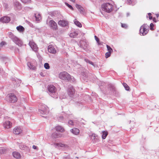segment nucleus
Returning <instances> with one entry per match:
<instances>
[{"instance_id": "9", "label": "nucleus", "mask_w": 159, "mask_h": 159, "mask_svg": "<svg viewBox=\"0 0 159 159\" xmlns=\"http://www.w3.org/2000/svg\"><path fill=\"white\" fill-rule=\"evenodd\" d=\"M13 132L16 134H19L22 133V130L19 127H16L13 129Z\"/></svg>"}, {"instance_id": "29", "label": "nucleus", "mask_w": 159, "mask_h": 159, "mask_svg": "<svg viewBox=\"0 0 159 159\" xmlns=\"http://www.w3.org/2000/svg\"><path fill=\"white\" fill-rule=\"evenodd\" d=\"M111 53L108 52H107L105 54V57L107 58L111 56Z\"/></svg>"}, {"instance_id": "21", "label": "nucleus", "mask_w": 159, "mask_h": 159, "mask_svg": "<svg viewBox=\"0 0 159 159\" xmlns=\"http://www.w3.org/2000/svg\"><path fill=\"white\" fill-rule=\"evenodd\" d=\"M68 94L71 96L74 93L75 89L73 87H71L68 89Z\"/></svg>"}, {"instance_id": "44", "label": "nucleus", "mask_w": 159, "mask_h": 159, "mask_svg": "<svg viewBox=\"0 0 159 159\" xmlns=\"http://www.w3.org/2000/svg\"><path fill=\"white\" fill-rule=\"evenodd\" d=\"M70 158V155H68L66 157H63V158L64 159H66V158Z\"/></svg>"}, {"instance_id": "22", "label": "nucleus", "mask_w": 159, "mask_h": 159, "mask_svg": "<svg viewBox=\"0 0 159 159\" xmlns=\"http://www.w3.org/2000/svg\"><path fill=\"white\" fill-rule=\"evenodd\" d=\"M76 7L79 10L80 13H82L83 12V8L80 5L78 4L76 5Z\"/></svg>"}, {"instance_id": "33", "label": "nucleus", "mask_w": 159, "mask_h": 159, "mask_svg": "<svg viewBox=\"0 0 159 159\" xmlns=\"http://www.w3.org/2000/svg\"><path fill=\"white\" fill-rule=\"evenodd\" d=\"M65 4L69 8H70V9H71L72 10H73V7H72L70 5V4H69L68 3H67V2H65Z\"/></svg>"}, {"instance_id": "43", "label": "nucleus", "mask_w": 159, "mask_h": 159, "mask_svg": "<svg viewBox=\"0 0 159 159\" xmlns=\"http://www.w3.org/2000/svg\"><path fill=\"white\" fill-rule=\"evenodd\" d=\"M153 20L154 21V22H156L159 20L158 19L157 20H156V19L155 18H153Z\"/></svg>"}, {"instance_id": "6", "label": "nucleus", "mask_w": 159, "mask_h": 159, "mask_svg": "<svg viewBox=\"0 0 159 159\" xmlns=\"http://www.w3.org/2000/svg\"><path fill=\"white\" fill-rule=\"evenodd\" d=\"M11 38L16 44L19 46H21L22 44V42L18 38L13 35L11 37Z\"/></svg>"}, {"instance_id": "4", "label": "nucleus", "mask_w": 159, "mask_h": 159, "mask_svg": "<svg viewBox=\"0 0 159 159\" xmlns=\"http://www.w3.org/2000/svg\"><path fill=\"white\" fill-rule=\"evenodd\" d=\"M8 100L9 102H11L14 103L16 102L17 100V98L16 96L13 93L8 94Z\"/></svg>"}, {"instance_id": "16", "label": "nucleus", "mask_w": 159, "mask_h": 159, "mask_svg": "<svg viewBox=\"0 0 159 159\" xmlns=\"http://www.w3.org/2000/svg\"><path fill=\"white\" fill-rule=\"evenodd\" d=\"M12 155L15 158L17 159H20L21 156L20 153L17 152H12Z\"/></svg>"}, {"instance_id": "23", "label": "nucleus", "mask_w": 159, "mask_h": 159, "mask_svg": "<svg viewBox=\"0 0 159 159\" xmlns=\"http://www.w3.org/2000/svg\"><path fill=\"white\" fill-rule=\"evenodd\" d=\"M74 23L77 26L81 27H82V25L79 21H77V20L75 19L74 21Z\"/></svg>"}, {"instance_id": "7", "label": "nucleus", "mask_w": 159, "mask_h": 159, "mask_svg": "<svg viewBox=\"0 0 159 159\" xmlns=\"http://www.w3.org/2000/svg\"><path fill=\"white\" fill-rule=\"evenodd\" d=\"M29 45L31 48L35 52H37L38 50V48L36 44L33 41L29 42Z\"/></svg>"}, {"instance_id": "34", "label": "nucleus", "mask_w": 159, "mask_h": 159, "mask_svg": "<svg viewBox=\"0 0 159 159\" xmlns=\"http://www.w3.org/2000/svg\"><path fill=\"white\" fill-rule=\"evenodd\" d=\"M21 1L24 3H28L30 2V0H21Z\"/></svg>"}, {"instance_id": "8", "label": "nucleus", "mask_w": 159, "mask_h": 159, "mask_svg": "<svg viewBox=\"0 0 159 159\" xmlns=\"http://www.w3.org/2000/svg\"><path fill=\"white\" fill-rule=\"evenodd\" d=\"M48 89V91L51 93H55L57 91V89L55 87L52 85H49Z\"/></svg>"}, {"instance_id": "11", "label": "nucleus", "mask_w": 159, "mask_h": 159, "mask_svg": "<svg viewBox=\"0 0 159 159\" xmlns=\"http://www.w3.org/2000/svg\"><path fill=\"white\" fill-rule=\"evenodd\" d=\"M48 51L53 54H55L56 52V50L53 46L52 45H49L48 47Z\"/></svg>"}, {"instance_id": "41", "label": "nucleus", "mask_w": 159, "mask_h": 159, "mask_svg": "<svg viewBox=\"0 0 159 159\" xmlns=\"http://www.w3.org/2000/svg\"><path fill=\"white\" fill-rule=\"evenodd\" d=\"M6 44L5 42L2 41L0 43V45L1 46H2Z\"/></svg>"}, {"instance_id": "47", "label": "nucleus", "mask_w": 159, "mask_h": 159, "mask_svg": "<svg viewBox=\"0 0 159 159\" xmlns=\"http://www.w3.org/2000/svg\"><path fill=\"white\" fill-rule=\"evenodd\" d=\"M87 62H89V63H90V64H91L92 65H93V63L91 61H89L88 60L87 61Z\"/></svg>"}, {"instance_id": "26", "label": "nucleus", "mask_w": 159, "mask_h": 159, "mask_svg": "<svg viewBox=\"0 0 159 159\" xmlns=\"http://www.w3.org/2000/svg\"><path fill=\"white\" fill-rule=\"evenodd\" d=\"M35 17L36 19V20L39 21L41 19V16L38 13L35 14Z\"/></svg>"}, {"instance_id": "48", "label": "nucleus", "mask_w": 159, "mask_h": 159, "mask_svg": "<svg viewBox=\"0 0 159 159\" xmlns=\"http://www.w3.org/2000/svg\"><path fill=\"white\" fill-rule=\"evenodd\" d=\"M26 148V146H23V147H22V146H21L20 147V148Z\"/></svg>"}, {"instance_id": "1", "label": "nucleus", "mask_w": 159, "mask_h": 159, "mask_svg": "<svg viewBox=\"0 0 159 159\" xmlns=\"http://www.w3.org/2000/svg\"><path fill=\"white\" fill-rule=\"evenodd\" d=\"M101 7L102 10L108 13L111 12L113 10V6L109 3L103 4L102 5Z\"/></svg>"}, {"instance_id": "28", "label": "nucleus", "mask_w": 159, "mask_h": 159, "mask_svg": "<svg viewBox=\"0 0 159 159\" xmlns=\"http://www.w3.org/2000/svg\"><path fill=\"white\" fill-rule=\"evenodd\" d=\"M106 46L107 50L108 51V52H112L113 51L111 48L107 45Z\"/></svg>"}, {"instance_id": "14", "label": "nucleus", "mask_w": 159, "mask_h": 159, "mask_svg": "<svg viewBox=\"0 0 159 159\" xmlns=\"http://www.w3.org/2000/svg\"><path fill=\"white\" fill-rule=\"evenodd\" d=\"M0 20L2 22L7 23H8L10 21V19L9 17L6 16L1 18Z\"/></svg>"}, {"instance_id": "15", "label": "nucleus", "mask_w": 159, "mask_h": 159, "mask_svg": "<svg viewBox=\"0 0 159 159\" xmlns=\"http://www.w3.org/2000/svg\"><path fill=\"white\" fill-rule=\"evenodd\" d=\"M80 46L84 49H85L87 48L88 44L85 41L83 40H81L80 42Z\"/></svg>"}, {"instance_id": "25", "label": "nucleus", "mask_w": 159, "mask_h": 159, "mask_svg": "<svg viewBox=\"0 0 159 159\" xmlns=\"http://www.w3.org/2000/svg\"><path fill=\"white\" fill-rule=\"evenodd\" d=\"M17 30L20 32H23L24 30V28L22 26H19L16 27Z\"/></svg>"}, {"instance_id": "50", "label": "nucleus", "mask_w": 159, "mask_h": 159, "mask_svg": "<svg viewBox=\"0 0 159 159\" xmlns=\"http://www.w3.org/2000/svg\"><path fill=\"white\" fill-rule=\"evenodd\" d=\"M33 148L34 149H36L37 148V146L35 145H33Z\"/></svg>"}, {"instance_id": "36", "label": "nucleus", "mask_w": 159, "mask_h": 159, "mask_svg": "<svg viewBox=\"0 0 159 159\" xmlns=\"http://www.w3.org/2000/svg\"><path fill=\"white\" fill-rule=\"evenodd\" d=\"M68 123L69 124L73 125H74V122L73 120H70L68 121Z\"/></svg>"}, {"instance_id": "3", "label": "nucleus", "mask_w": 159, "mask_h": 159, "mask_svg": "<svg viewBox=\"0 0 159 159\" xmlns=\"http://www.w3.org/2000/svg\"><path fill=\"white\" fill-rule=\"evenodd\" d=\"M59 77L62 80H69L71 77L68 73L64 71L60 73L59 75Z\"/></svg>"}, {"instance_id": "24", "label": "nucleus", "mask_w": 159, "mask_h": 159, "mask_svg": "<svg viewBox=\"0 0 159 159\" xmlns=\"http://www.w3.org/2000/svg\"><path fill=\"white\" fill-rule=\"evenodd\" d=\"M78 35V33L76 32L71 33L70 34V36L71 38H74Z\"/></svg>"}, {"instance_id": "31", "label": "nucleus", "mask_w": 159, "mask_h": 159, "mask_svg": "<svg viewBox=\"0 0 159 159\" xmlns=\"http://www.w3.org/2000/svg\"><path fill=\"white\" fill-rule=\"evenodd\" d=\"M7 150H0V154H1L6 153Z\"/></svg>"}, {"instance_id": "27", "label": "nucleus", "mask_w": 159, "mask_h": 159, "mask_svg": "<svg viewBox=\"0 0 159 159\" xmlns=\"http://www.w3.org/2000/svg\"><path fill=\"white\" fill-rule=\"evenodd\" d=\"M123 86L125 87V89L127 91L129 90V87L128 85L125 83H123Z\"/></svg>"}, {"instance_id": "18", "label": "nucleus", "mask_w": 159, "mask_h": 159, "mask_svg": "<svg viewBox=\"0 0 159 159\" xmlns=\"http://www.w3.org/2000/svg\"><path fill=\"white\" fill-rule=\"evenodd\" d=\"M55 129L58 132H63L65 130L64 128L61 126L58 125L55 127Z\"/></svg>"}, {"instance_id": "13", "label": "nucleus", "mask_w": 159, "mask_h": 159, "mask_svg": "<svg viewBox=\"0 0 159 159\" xmlns=\"http://www.w3.org/2000/svg\"><path fill=\"white\" fill-rule=\"evenodd\" d=\"M55 146L56 148H67V145L61 143L55 144Z\"/></svg>"}, {"instance_id": "42", "label": "nucleus", "mask_w": 159, "mask_h": 159, "mask_svg": "<svg viewBox=\"0 0 159 159\" xmlns=\"http://www.w3.org/2000/svg\"><path fill=\"white\" fill-rule=\"evenodd\" d=\"M39 111L41 113L43 114V113H42V112H43V111L42 110H39ZM43 114H46L48 112H47L46 111H43Z\"/></svg>"}, {"instance_id": "35", "label": "nucleus", "mask_w": 159, "mask_h": 159, "mask_svg": "<svg viewBox=\"0 0 159 159\" xmlns=\"http://www.w3.org/2000/svg\"><path fill=\"white\" fill-rule=\"evenodd\" d=\"M52 136L54 138H56L59 137V136L56 133H54L52 134Z\"/></svg>"}, {"instance_id": "52", "label": "nucleus", "mask_w": 159, "mask_h": 159, "mask_svg": "<svg viewBox=\"0 0 159 159\" xmlns=\"http://www.w3.org/2000/svg\"><path fill=\"white\" fill-rule=\"evenodd\" d=\"M76 157L77 158H78V157Z\"/></svg>"}, {"instance_id": "51", "label": "nucleus", "mask_w": 159, "mask_h": 159, "mask_svg": "<svg viewBox=\"0 0 159 159\" xmlns=\"http://www.w3.org/2000/svg\"><path fill=\"white\" fill-rule=\"evenodd\" d=\"M40 75L42 76H44V75H43V73L42 72L40 73Z\"/></svg>"}, {"instance_id": "30", "label": "nucleus", "mask_w": 159, "mask_h": 159, "mask_svg": "<svg viewBox=\"0 0 159 159\" xmlns=\"http://www.w3.org/2000/svg\"><path fill=\"white\" fill-rule=\"evenodd\" d=\"M44 67L45 68L47 69H49V68H50V66H49V65L48 63H46L44 64Z\"/></svg>"}, {"instance_id": "5", "label": "nucleus", "mask_w": 159, "mask_h": 159, "mask_svg": "<svg viewBox=\"0 0 159 159\" xmlns=\"http://www.w3.org/2000/svg\"><path fill=\"white\" fill-rule=\"evenodd\" d=\"M50 27L52 29L56 30L58 29L57 25L56 23L53 20H51L48 23Z\"/></svg>"}, {"instance_id": "2", "label": "nucleus", "mask_w": 159, "mask_h": 159, "mask_svg": "<svg viewBox=\"0 0 159 159\" xmlns=\"http://www.w3.org/2000/svg\"><path fill=\"white\" fill-rule=\"evenodd\" d=\"M149 27L146 24L142 25L140 29V33L141 35L144 36L146 35L149 30Z\"/></svg>"}, {"instance_id": "12", "label": "nucleus", "mask_w": 159, "mask_h": 159, "mask_svg": "<svg viewBox=\"0 0 159 159\" xmlns=\"http://www.w3.org/2000/svg\"><path fill=\"white\" fill-rule=\"evenodd\" d=\"M59 25L65 27L68 25V23L67 21L64 20H60L58 22Z\"/></svg>"}, {"instance_id": "20", "label": "nucleus", "mask_w": 159, "mask_h": 159, "mask_svg": "<svg viewBox=\"0 0 159 159\" xmlns=\"http://www.w3.org/2000/svg\"><path fill=\"white\" fill-rule=\"evenodd\" d=\"M108 134V132L107 131H102V139H105Z\"/></svg>"}, {"instance_id": "32", "label": "nucleus", "mask_w": 159, "mask_h": 159, "mask_svg": "<svg viewBox=\"0 0 159 159\" xmlns=\"http://www.w3.org/2000/svg\"><path fill=\"white\" fill-rule=\"evenodd\" d=\"M91 138L92 139H96V137H97V135L95 134H93L91 136Z\"/></svg>"}, {"instance_id": "17", "label": "nucleus", "mask_w": 159, "mask_h": 159, "mask_svg": "<svg viewBox=\"0 0 159 159\" xmlns=\"http://www.w3.org/2000/svg\"><path fill=\"white\" fill-rule=\"evenodd\" d=\"M71 132L74 134L77 135L80 133V130L76 128H74L70 130Z\"/></svg>"}, {"instance_id": "39", "label": "nucleus", "mask_w": 159, "mask_h": 159, "mask_svg": "<svg viewBox=\"0 0 159 159\" xmlns=\"http://www.w3.org/2000/svg\"><path fill=\"white\" fill-rule=\"evenodd\" d=\"M149 16V18L150 20H152V17L151 16L152 14L151 13H149L148 14Z\"/></svg>"}, {"instance_id": "45", "label": "nucleus", "mask_w": 159, "mask_h": 159, "mask_svg": "<svg viewBox=\"0 0 159 159\" xmlns=\"http://www.w3.org/2000/svg\"><path fill=\"white\" fill-rule=\"evenodd\" d=\"M127 2L129 4H131L132 2L131 0H127Z\"/></svg>"}, {"instance_id": "49", "label": "nucleus", "mask_w": 159, "mask_h": 159, "mask_svg": "<svg viewBox=\"0 0 159 159\" xmlns=\"http://www.w3.org/2000/svg\"><path fill=\"white\" fill-rule=\"evenodd\" d=\"M63 118L62 116H60L59 118V120H62L63 119Z\"/></svg>"}, {"instance_id": "46", "label": "nucleus", "mask_w": 159, "mask_h": 159, "mask_svg": "<svg viewBox=\"0 0 159 159\" xmlns=\"http://www.w3.org/2000/svg\"><path fill=\"white\" fill-rule=\"evenodd\" d=\"M156 16L157 18V19L159 20V14H156Z\"/></svg>"}, {"instance_id": "19", "label": "nucleus", "mask_w": 159, "mask_h": 159, "mask_svg": "<svg viewBox=\"0 0 159 159\" xmlns=\"http://www.w3.org/2000/svg\"><path fill=\"white\" fill-rule=\"evenodd\" d=\"M27 66L30 69L32 70H35L36 69V67L33 65L30 62H28L27 63Z\"/></svg>"}, {"instance_id": "38", "label": "nucleus", "mask_w": 159, "mask_h": 159, "mask_svg": "<svg viewBox=\"0 0 159 159\" xmlns=\"http://www.w3.org/2000/svg\"><path fill=\"white\" fill-rule=\"evenodd\" d=\"M121 26L125 28H126L127 27V25L125 24H121Z\"/></svg>"}, {"instance_id": "37", "label": "nucleus", "mask_w": 159, "mask_h": 159, "mask_svg": "<svg viewBox=\"0 0 159 159\" xmlns=\"http://www.w3.org/2000/svg\"><path fill=\"white\" fill-rule=\"evenodd\" d=\"M94 37H95V39L97 41V43H98V44H99V39H98V38L96 36H94Z\"/></svg>"}, {"instance_id": "40", "label": "nucleus", "mask_w": 159, "mask_h": 159, "mask_svg": "<svg viewBox=\"0 0 159 159\" xmlns=\"http://www.w3.org/2000/svg\"><path fill=\"white\" fill-rule=\"evenodd\" d=\"M154 26V25L152 23L150 24V30H153V27Z\"/></svg>"}, {"instance_id": "10", "label": "nucleus", "mask_w": 159, "mask_h": 159, "mask_svg": "<svg viewBox=\"0 0 159 159\" xmlns=\"http://www.w3.org/2000/svg\"><path fill=\"white\" fill-rule=\"evenodd\" d=\"M3 126L5 128L8 129L12 127V124L10 121H7L4 123Z\"/></svg>"}]
</instances>
